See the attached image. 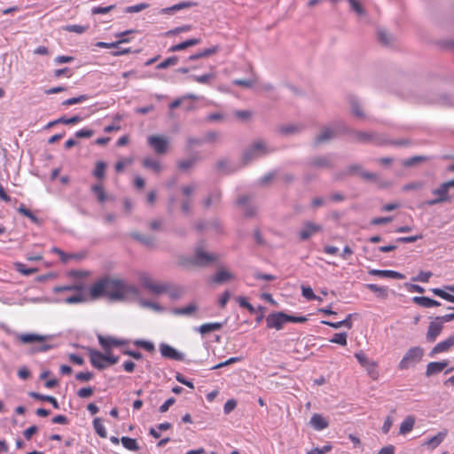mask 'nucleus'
Returning a JSON list of instances; mask_svg holds the SVG:
<instances>
[{
    "label": "nucleus",
    "mask_w": 454,
    "mask_h": 454,
    "mask_svg": "<svg viewBox=\"0 0 454 454\" xmlns=\"http://www.w3.org/2000/svg\"><path fill=\"white\" fill-rule=\"evenodd\" d=\"M106 165L103 161H98L94 169V176L98 178H103L105 176Z\"/></svg>",
    "instance_id": "40"
},
{
    "label": "nucleus",
    "mask_w": 454,
    "mask_h": 454,
    "mask_svg": "<svg viewBox=\"0 0 454 454\" xmlns=\"http://www.w3.org/2000/svg\"><path fill=\"white\" fill-rule=\"evenodd\" d=\"M46 336L35 333H25L20 336V340L23 343L43 342L46 340Z\"/></svg>",
    "instance_id": "23"
},
{
    "label": "nucleus",
    "mask_w": 454,
    "mask_h": 454,
    "mask_svg": "<svg viewBox=\"0 0 454 454\" xmlns=\"http://www.w3.org/2000/svg\"><path fill=\"white\" fill-rule=\"evenodd\" d=\"M148 4H138L135 5H131L126 8L125 12L128 13H134V12H139L148 7Z\"/></svg>",
    "instance_id": "47"
},
{
    "label": "nucleus",
    "mask_w": 454,
    "mask_h": 454,
    "mask_svg": "<svg viewBox=\"0 0 454 454\" xmlns=\"http://www.w3.org/2000/svg\"><path fill=\"white\" fill-rule=\"evenodd\" d=\"M81 121L82 117H80L79 115H74L71 118L60 117L58 120H56L55 122H60L63 124H75L80 122Z\"/></svg>",
    "instance_id": "43"
},
{
    "label": "nucleus",
    "mask_w": 454,
    "mask_h": 454,
    "mask_svg": "<svg viewBox=\"0 0 454 454\" xmlns=\"http://www.w3.org/2000/svg\"><path fill=\"white\" fill-rule=\"evenodd\" d=\"M249 200H238V207L244 212L247 216H251L254 214V209L251 208L248 204Z\"/></svg>",
    "instance_id": "36"
},
{
    "label": "nucleus",
    "mask_w": 454,
    "mask_h": 454,
    "mask_svg": "<svg viewBox=\"0 0 454 454\" xmlns=\"http://www.w3.org/2000/svg\"><path fill=\"white\" fill-rule=\"evenodd\" d=\"M347 338H348V334L346 333H338L333 334V336L330 339V341L332 343H336L340 346H346L347 345Z\"/></svg>",
    "instance_id": "34"
},
{
    "label": "nucleus",
    "mask_w": 454,
    "mask_h": 454,
    "mask_svg": "<svg viewBox=\"0 0 454 454\" xmlns=\"http://www.w3.org/2000/svg\"><path fill=\"white\" fill-rule=\"evenodd\" d=\"M237 406V403L235 400L233 399H230L228 400L225 403H224V406H223V412L225 414H229L230 412H231Z\"/></svg>",
    "instance_id": "59"
},
{
    "label": "nucleus",
    "mask_w": 454,
    "mask_h": 454,
    "mask_svg": "<svg viewBox=\"0 0 454 454\" xmlns=\"http://www.w3.org/2000/svg\"><path fill=\"white\" fill-rule=\"evenodd\" d=\"M222 324L221 323H207L203 324L199 327V332L201 334H207L215 331H218L221 329Z\"/></svg>",
    "instance_id": "28"
},
{
    "label": "nucleus",
    "mask_w": 454,
    "mask_h": 454,
    "mask_svg": "<svg viewBox=\"0 0 454 454\" xmlns=\"http://www.w3.org/2000/svg\"><path fill=\"white\" fill-rule=\"evenodd\" d=\"M134 344L137 347H141V348H144L145 350L149 351V352H152L154 350V345L153 343L150 342V341H147V340H137L134 342Z\"/></svg>",
    "instance_id": "49"
},
{
    "label": "nucleus",
    "mask_w": 454,
    "mask_h": 454,
    "mask_svg": "<svg viewBox=\"0 0 454 454\" xmlns=\"http://www.w3.org/2000/svg\"><path fill=\"white\" fill-rule=\"evenodd\" d=\"M332 447L330 445H325L321 448H314L307 454H326L331 450Z\"/></svg>",
    "instance_id": "62"
},
{
    "label": "nucleus",
    "mask_w": 454,
    "mask_h": 454,
    "mask_svg": "<svg viewBox=\"0 0 454 454\" xmlns=\"http://www.w3.org/2000/svg\"><path fill=\"white\" fill-rule=\"evenodd\" d=\"M191 30V26L190 25H184L182 27H177L174 29H171V30H168L165 33V36H171V35H178L180 33H183V32H187Z\"/></svg>",
    "instance_id": "42"
},
{
    "label": "nucleus",
    "mask_w": 454,
    "mask_h": 454,
    "mask_svg": "<svg viewBox=\"0 0 454 454\" xmlns=\"http://www.w3.org/2000/svg\"><path fill=\"white\" fill-rule=\"evenodd\" d=\"M335 132L330 128H324L320 134L316 137L315 142L317 145L327 142L331 138L334 137Z\"/></svg>",
    "instance_id": "22"
},
{
    "label": "nucleus",
    "mask_w": 454,
    "mask_h": 454,
    "mask_svg": "<svg viewBox=\"0 0 454 454\" xmlns=\"http://www.w3.org/2000/svg\"><path fill=\"white\" fill-rule=\"evenodd\" d=\"M178 62L176 56H172L166 59L164 61L159 63L156 67L157 69H165L170 66H175Z\"/></svg>",
    "instance_id": "37"
},
{
    "label": "nucleus",
    "mask_w": 454,
    "mask_h": 454,
    "mask_svg": "<svg viewBox=\"0 0 454 454\" xmlns=\"http://www.w3.org/2000/svg\"><path fill=\"white\" fill-rule=\"evenodd\" d=\"M115 8V5H109L106 7L95 6L91 9L92 14H106Z\"/></svg>",
    "instance_id": "45"
},
{
    "label": "nucleus",
    "mask_w": 454,
    "mask_h": 454,
    "mask_svg": "<svg viewBox=\"0 0 454 454\" xmlns=\"http://www.w3.org/2000/svg\"><path fill=\"white\" fill-rule=\"evenodd\" d=\"M89 29V25H67L63 27V30L70 33L82 34Z\"/></svg>",
    "instance_id": "33"
},
{
    "label": "nucleus",
    "mask_w": 454,
    "mask_h": 454,
    "mask_svg": "<svg viewBox=\"0 0 454 454\" xmlns=\"http://www.w3.org/2000/svg\"><path fill=\"white\" fill-rule=\"evenodd\" d=\"M312 165L315 167H328L330 161L325 157L316 158L312 160Z\"/></svg>",
    "instance_id": "57"
},
{
    "label": "nucleus",
    "mask_w": 454,
    "mask_h": 454,
    "mask_svg": "<svg viewBox=\"0 0 454 454\" xmlns=\"http://www.w3.org/2000/svg\"><path fill=\"white\" fill-rule=\"evenodd\" d=\"M143 166L146 168L152 169L154 173H160L162 169L161 164L159 160L152 158H145L143 160Z\"/></svg>",
    "instance_id": "26"
},
{
    "label": "nucleus",
    "mask_w": 454,
    "mask_h": 454,
    "mask_svg": "<svg viewBox=\"0 0 454 454\" xmlns=\"http://www.w3.org/2000/svg\"><path fill=\"white\" fill-rule=\"evenodd\" d=\"M287 322V315L283 312L271 313L266 318L267 326L276 330H281Z\"/></svg>",
    "instance_id": "8"
},
{
    "label": "nucleus",
    "mask_w": 454,
    "mask_h": 454,
    "mask_svg": "<svg viewBox=\"0 0 454 454\" xmlns=\"http://www.w3.org/2000/svg\"><path fill=\"white\" fill-rule=\"evenodd\" d=\"M454 346V333L449 336L446 340L437 343L430 351V356H434L439 353L447 352Z\"/></svg>",
    "instance_id": "14"
},
{
    "label": "nucleus",
    "mask_w": 454,
    "mask_h": 454,
    "mask_svg": "<svg viewBox=\"0 0 454 454\" xmlns=\"http://www.w3.org/2000/svg\"><path fill=\"white\" fill-rule=\"evenodd\" d=\"M132 163V159L127 158L124 160H121L115 164V170L117 172H121L124 169V168L128 165H130Z\"/></svg>",
    "instance_id": "56"
},
{
    "label": "nucleus",
    "mask_w": 454,
    "mask_h": 454,
    "mask_svg": "<svg viewBox=\"0 0 454 454\" xmlns=\"http://www.w3.org/2000/svg\"><path fill=\"white\" fill-rule=\"evenodd\" d=\"M444 323L445 322L442 320V317H436L432 320L427 328V340H435L441 334Z\"/></svg>",
    "instance_id": "10"
},
{
    "label": "nucleus",
    "mask_w": 454,
    "mask_h": 454,
    "mask_svg": "<svg viewBox=\"0 0 454 454\" xmlns=\"http://www.w3.org/2000/svg\"><path fill=\"white\" fill-rule=\"evenodd\" d=\"M53 291L55 293H62L67 291H76L74 294L63 296L56 299V302H64L67 304H75L84 301V296L79 292L80 287L76 285H68V286H55Z\"/></svg>",
    "instance_id": "3"
},
{
    "label": "nucleus",
    "mask_w": 454,
    "mask_h": 454,
    "mask_svg": "<svg viewBox=\"0 0 454 454\" xmlns=\"http://www.w3.org/2000/svg\"><path fill=\"white\" fill-rule=\"evenodd\" d=\"M415 419L412 416H408L401 424L399 434H406L411 432L414 427Z\"/></svg>",
    "instance_id": "27"
},
{
    "label": "nucleus",
    "mask_w": 454,
    "mask_h": 454,
    "mask_svg": "<svg viewBox=\"0 0 454 454\" xmlns=\"http://www.w3.org/2000/svg\"><path fill=\"white\" fill-rule=\"evenodd\" d=\"M200 39L199 38H192V39H188L184 42H182L180 43H177V44H175V45H172L169 49H168V51L169 52H175V51H183L188 47H192V46H194L198 43H200Z\"/></svg>",
    "instance_id": "20"
},
{
    "label": "nucleus",
    "mask_w": 454,
    "mask_h": 454,
    "mask_svg": "<svg viewBox=\"0 0 454 454\" xmlns=\"http://www.w3.org/2000/svg\"><path fill=\"white\" fill-rule=\"evenodd\" d=\"M94 134V131L90 129H82L75 132V137L78 138H88L92 137Z\"/></svg>",
    "instance_id": "55"
},
{
    "label": "nucleus",
    "mask_w": 454,
    "mask_h": 454,
    "mask_svg": "<svg viewBox=\"0 0 454 454\" xmlns=\"http://www.w3.org/2000/svg\"><path fill=\"white\" fill-rule=\"evenodd\" d=\"M309 424L317 431L324 430L329 425L327 419H325L322 415L317 414V413L314 414L311 417Z\"/></svg>",
    "instance_id": "17"
},
{
    "label": "nucleus",
    "mask_w": 454,
    "mask_h": 454,
    "mask_svg": "<svg viewBox=\"0 0 454 454\" xmlns=\"http://www.w3.org/2000/svg\"><path fill=\"white\" fill-rule=\"evenodd\" d=\"M147 143L157 154H165L168 150L169 141L165 136H149L147 137Z\"/></svg>",
    "instance_id": "6"
},
{
    "label": "nucleus",
    "mask_w": 454,
    "mask_h": 454,
    "mask_svg": "<svg viewBox=\"0 0 454 454\" xmlns=\"http://www.w3.org/2000/svg\"><path fill=\"white\" fill-rule=\"evenodd\" d=\"M17 270L25 276H29L36 271L35 269H28L22 263L16 264Z\"/></svg>",
    "instance_id": "60"
},
{
    "label": "nucleus",
    "mask_w": 454,
    "mask_h": 454,
    "mask_svg": "<svg viewBox=\"0 0 454 454\" xmlns=\"http://www.w3.org/2000/svg\"><path fill=\"white\" fill-rule=\"evenodd\" d=\"M176 380L181 384L187 386L191 389L194 388L193 383L191 380H186L184 376L179 372L176 374Z\"/></svg>",
    "instance_id": "61"
},
{
    "label": "nucleus",
    "mask_w": 454,
    "mask_h": 454,
    "mask_svg": "<svg viewBox=\"0 0 454 454\" xmlns=\"http://www.w3.org/2000/svg\"><path fill=\"white\" fill-rule=\"evenodd\" d=\"M93 394V388L90 387H82L78 392L77 395L80 398H87L90 397Z\"/></svg>",
    "instance_id": "64"
},
{
    "label": "nucleus",
    "mask_w": 454,
    "mask_h": 454,
    "mask_svg": "<svg viewBox=\"0 0 454 454\" xmlns=\"http://www.w3.org/2000/svg\"><path fill=\"white\" fill-rule=\"evenodd\" d=\"M141 286L153 294H161L168 290V283H161L153 280L147 273H142L139 276Z\"/></svg>",
    "instance_id": "4"
},
{
    "label": "nucleus",
    "mask_w": 454,
    "mask_h": 454,
    "mask_svg": "<svg viewBox=\"0 0 454 454\" xmlns=\"http://www.w3.org/2000/svg\"><path fill=\"white\" fill-rule=\"evenodd\" d=\"M220 257L219 254L208 252L204 243H200L196 246L192 257L187 259L186 262H182V264L190 263L195 266L207 267L218 262Z\"/></svg>",
    "instance_id": "2"
},
{
    "label": "nucleus",
    "mask_w": 454,
    "mask_h": 454,
    "mask_svg": "<svg viewBox=\"0 0 454 454\" xmlns=\"http://www.w3.org/2000/svg\"><path fill=\"white\" fill-rule=\"evenodd\" d=\"M98 342L100 343V345L102 346V348L107 352L108 349L111 348V347L113 346H121L123 345L124 343H126L125 340H118V339H115V338H113V337H104V336H101L99 335L98 336Z\"/></svg>",
    "instance_id": "15"
},
{
    "label": "nucleus",
    "mask_w": 454,
    "mask_h": 454,
    "mask_svg": "<svg viewBox=\"0 0 454 454\" xmlns=\"http://www.w3.org/2000/svg\"><path fill=\"white\" fill-rule=\"evenodd\" d=\"M197 310H198L197 304L195 302H192V303L188 304L187 306L174 309L173 314L177 315V316L192 317L197 312Z\"/></svg>",
    "instance_id": "18"
},
{
    "label": "nucleus",
    "mask_w": 454,
    "mask_h": 454,
    "mask_svg": "<svg viewBox=\"0 0 454 454\" xmlns=\"http://www.w3.org/2000/svg\"><path fill=\"white\" fill-rule=\"evenodd\" d=\"M121 442L123 447L129 450L137 451L139 450V446H138L136 439H133V438H130L128 436H122L121 438Z\"/></svg>",
    "instance_id": "30"
},
{
    "label": "nucleus",
    "mask_w": 454,
    "mask_h": 454,
    "mask_svg": "<svg viewBox=\"0 0 454 454\" xmlns=\"http://www.w3.org/2000/svg\"><path fill=\"white\" fill-rule=\"evenodd\" d=\"M93 373L90 372H82L75 375V379L79 381H90L93 378Z\"/></svg>",
    "instance_id": "53"
},
{
    "label": "nucleus",
    "mask_w": 454,
    "mask_h": 454,
    "mask_svg": "<svg viewBox=\"0 0 454 454\" xmlns=\"http://www.w3.org/2000/svg\"><path fill=\"white\" fill-rule=\"evenodd\" d=\"M424 356L422 348L414 347L410 348L399 364V368L403 370L415 365Z\"/></svg>",
    "instance_id": "5"
},
{
    "label": "nucleus",
    "mask_w": 454,
    "mask_h": 454,
    "mask_svg": "<svg viewBox=\"0 0 454 454\" xmlns=\"http://www.w3.org/2000/svg\"><path fill=\"white\" fill-rule=\"evenodd\" d=\"M219 50V47L218 46H213L211 48H208V49H205L196 54H193V55H191L189 57V59L191 60H195V59H200V58H206V57H208L210 55H213L215 53H216Z\"/></svg>",
    "instance_id": "29"
},
{
    "label": "nucleus",
    "mask_w": 454,
    "mask_h": 454,
    "mask_svg": "<svg viewBox=\"0 0 454 454\" xmlns=\"http://www.w3.org/2000/svg\"><path fill=\"white\" fill-rule=\"evenodd\" d=\"M53 75L55 78H59L62 75H65L67 77H71L73 75V73L69 67H64L61 69H56L53 72Z\"/></svg>",
    "instance_id": "52"
},
{
    "label": "nucleus",
    "mask_w": 454,
    "mask_h": 454,
    "mask_svg": "<svg viewBox=\"0 0 454 454\" xmlns=\"http://www.w3.org/2000/svg\"><path fill=\"white\" fill-rule=\"evenodd\" d=\"M93 427L96 433L102 438H106L107 435L106 429L103 425L101 419L96 418L93 420Z\"/></svg>",
    "instance_id": "32"
},
{
    "label": "nucleus",
    "mask_w": 454,
    "mask_h": 454,
    "mask_svg": "<svg viewBox=\"0 0 454 454\" xmlns=\"http://www.w3.org/2000/svg\"><path fill=\"white\" fill-rule=\"evenodd\" d=\"M322 230V226L311 222H306L299 231L301 240H307Z\"/></svg>",
    "instance_id": "11"
},
{
    "label": "nucleus",
    "mask_w": 454,
    "mask_h": 454,
    "mask_svg": "<svg viewBox=\"0 0 454 454\" xmlns=\"http://www.w3.org/2000/svg\"><path fill=\"white\" fill-rule=\"evenodd\" d=\"M449 362L447 360L442 362H432L427 364V375L434 374L442 371Z\"/></svg>",
    "instance_id": "25"
},
{
    "label": "nucleus",
    "mask_w": 454,
    "mask_h": 454,
    "mask_svg": "<svg viewBox=\"0 0 454 454\" xmlns=\"http://www.w3.org/2000/svg\"><path fill=\"white\" fill-rule=\"evenodd\" d=\"M348 2L354 12L359 15L364 14V10L357 0H348Z\"/></svg>",
    "instance_id": "54"
},
{
    "label": "nucleus",
    "mask_w": 454,
    "mask_h": 454,
    "mask_svg": "<svg viewBox=\"0 0 454 454\" xmlns=\"http://www.w3.org/2000/svg\"><path fill=\"white\" fill-rule=\"evenodd\" d=\"M87 98H87L86 95H81L79 97L71 98H68V99L65 100L63 102V105L64 106L75 105V104L82 103V102L85 101Z\"/></svg>",
    "instance_id": "51"
},
{
    "label": "nucleus",
    "mask_w": 454,
    "mask_h": 454,
    "mask_svg": "<svg viewBox=\"0 0 454 454\" xmlns=\"http://www.w3.org/2000/svg\"><path fill=\"white\" fill-rule=\"evenodd\" d=\"M89 355L90 363L95 368L103 370L107 366L105 354L94 349H90Z\"/></svg>",
    "instance_id": "13"
},
{
    "label": "nucleus",
    "mask_w": 454,
    "mask_h": 454,
    "mask_svg": "<svg viewBox=\"0 0 454 454\" xmlns=\"http://www.w3.org/2000/svg\"><path fill=\"white\" fill-rule=\"evenodd\" d=\"M172 300L180 299L185 293L184 287L180 286H172L168 283V290L165 291Z\"/></svg>",
    "instance_id": "21"
},
{
    "label": "nucleus",
    "mask_w": 454,
    "mask_h": 454,
    "mask_svg": "<svg viewBox=\"0 0 454 454\" xmlns=\"http://www.w3.org/2000/svg\"><path fill=\"white\" fill-rule=\"evenodd\" d=\"M447 430L444 429L441 432H439L436 435L427 439V446H429L432 449L436 448L447 436Z\"/></svg>",
    "instance_id": "24"
},
{
    "label": "nucleus",
    "mask_w": 454,
    "mask_h": 454,
    "mask_svg": "<svg viewBox=\"0 0 454 454\" xmlns=\"http://www.w3.org/2000/svg\"><path fill=\"white\" fill-rule=\"evenodd\" d=\"M195 162H196V159L192 158V159L180 160L177 163V165L180 169L186 170V169L192 168L195 164Z\"/></svg>",
    "instance_id": "48"
},
{
    "label": "nucleus",
    "mask_w": 454,
    "mask_h": 454,
    "mask_svg": "<svg viewBox=\"0 0 454 454\" xmlns=\"http://www.w3.org/2000/svg\"><path fill=\"white\" fill-rule=\"evenodd\" d=\"M160 351L161 356L165 358H169L176 361H183L184 359V354L179 352L166 343H161L160 345Z\"/></svg>",
    "instance_id": "12"
},
{
    "label": "nucleus",
    "mask_w": 454,
    "mask_h": 454,
    "mask_svg": "<svg viewBox=\"0 0 454 454\" xmlns=\"http://www.w3.org/2000/svg\"><path fill=\"white\" fill-rule=\"evenodd\" d=\"M90 293L93 298L106 295L114 301H127L139 297V290L137 286L124 280L111 278H102L96 282L90 287Z\"/></svg>",
    "instance_id": "1"
},
{
    "label": "nucleus",
    "mask_w": 454,
    "mask_h": 454,
    "mask_svg": "<svg viewBox=\"0 0 454 454\" xmlns=\"http://www.w3.org/2000/svg\"><path fill=\"white\" fill-rule=\"evenodd\" d=\"M450 187H454V179L442 184L434 193L441 196V199H445L444 196L447 194L448 190Z\"/></svg>",
    "instance_id": "38"
},
{
    "label": "nucleus",
    "mask_w": 454,
    "mask_h": 454,
    "mask_svg": "<svg viewBox=\"0 0 454 454\" xmlns=\"http://www.w3.org/2000/svg\"><path fill=\"white\" fill-rule=\"evenodd\" d=\"M196 5H197V3H195V2H191V1L181 2L179 4L172 5V9H176L177 11H180V10H183V9H185V8L193 7V6H196Z\"/></svg>",
    "instance_id": "58"
},
{
    "label": "nucleus",
    "mask_w": 454,
    "mask_h": 454,
    "mask_svg": "<svg viewBox=\"0 0 454 454\" xmlns=\"http://www.w3.org/2000/svg\"><path fill=\"white\" fill-rule=\"evenodd\" d=\"M237 301H238V303L239 304L240 307L248 309L251 313H254L255 312V309L253 307V305L251 303H249L245 297L239 296L237 298Z\"/></svg>",
    "instance_id": "46"
},
{
    "label": "nucleus",
    "mask_w": 454,
    "mask_h": 454,
    "mask_svg": "<svg viewBox=\"0 0 454 454\" xmlns=\"http://www.w3.org/2000/svg\"><path fill=\"white\" fill-rule=\"evenodd\" d=\"M302 295L308 300H318L322 301L321 298L317 297L311 287L309 286H302Z\"/></svg>",
    "instance_id": "44"
},
{
    "label": "nucleus",
    "mask_w": 454,
    "mask_h": 454,
    "mask_svg": "<svg viewBox=\"0 0 454 454\" xmlns=\"http://www.w3.org/2000/svg\"><path fill=\"white\" fill-rule=\"evenodd\" d=\"M28 395L31 397L38 399V400H47V402L51 403L55 409L59 408L58 401L53 396L44 395H42V394H39L36 392H30Z\"/></svg>",
    "instance_id": "31"
},
{
    "label": "nucleus",
    "mask_w": 454,
    "mask_h": 454,
    "mask_svg": "<svg viewBox=\"0 0 454 454\" xmlns=\"http://www.w3.org/2000/svg\"><path fill=\"white\" fill-rule=\"evenodd\" d=\"M268 152V149L262 141H256L253 144L251 148L245 153L244 159L246 161H249L256 157L267 154Z\"/></svg>",
    "instance_id": "9"
},
{
    "label": "nucleus",
    "mask_w": 454,
    "mask_h": 454,
    "mask_svg": "<svg viewBox=\"0 0 454 454\" xmlns=\"http://www.w3.org/2000/svg\"><path fill=\"white\" fill-rule=\"evenodd\" d=\"M235 279L236 275L223 266H218L216 272L210 278V281L217 285L231 282Z\"/></svg>",
    "instance_id": "7"
},
{
    "label": "nucleus",
    "mask_w": 454,
    "mask_h": 454,
    "mask_svg": "<svg viewBox=\"0 0 454 454\" xmlns=\"http://www.w3.org/2000/svg\"><path fill=\"white\" fill-rule=\"evenodd\" d=\"M19 212L21 213L23 215L28 217L34 223H39L38 218L31 212L30 209L27 208L25 206L21 205L19 207Z\"/></svg>",
    "instance_id": "41"
},
{
    "label": "nucleus",
    "mask_w": 454,
    "mask_h": 454,
    "mask_svg": "<svg viewBox=\"0 0 454 454\" xmlns=\"http://www.w3.org/2000/svg\"><path fill=\"white\" fill-rule=\"evenodd\" d=\"M355 356L363 367H365L367 365H370V366L372 365V361L369 360L368 357L364 353H362V352L356 353Z\"/></svg>",
    "instance_id": "50"
},
{
    "label": "nucleus",
    "mask_w": 454,
    "mask_h": 454,
    "mask_svg": "<svg viewBox=\"0 0 454 454\" xmlns=\"http://www.w3.org/2000/svg\"><path fill=\"white\" fill-rule=\"evenodd\" d=\"M132 300H137L140 307L152 309L157 313H160L164 310V308L159 303L143 299L140 295L138 298H132Z\"/></svg>",
    "instance_id": "16"
},
{
    "label": "nucleus",
    "mask_w": 454,
    "mask_h": 454,
    "mask_svg": "<svg viewBox=\"0 0 454 454\" xmlns=\"http://www.w3.org/2000/svg\"><path fill=\"white\" fill-rule=\"evenodd\" d=\"M175 206L180 207L182 213L184 215L189 214L191 209V200H171Z\"/></svg>",
    "instance_id": "39"
},
{
    "label": "nucleus",
    "mask_w": 454,
    "mask_h": 454,
    "mask_svg": "<svg viewBox=\"0 0 454 454\" xmlns=\"http://www.w3.org/2000/svg\"><path fill=\"white\" fill-rule=\"evenodd\" d=\"M214 77L212 74H206L200 76H194L193 80L199 83H207Z\"/></svg>",
    "instance_id": "63"
},
{
    "label": "nucleus",
    "mask_w": 454,
    "mask_h": 454,
    "mask_svg": "<svg viewBox=\"0 0 454 454\" xmlns=\"http://www.w3.org/2000/svg\"><path fill=\"white\" fill-rule=\"evenodd\" d=\"M370 273H371V275H373V276H379L381 278H394V279H403L404 278V276L402 273H399L395 270H371Z\"/></svg>",
    "instance_id": "19"
},
{
    "label": "nucleus",
    "mask_w": 454,
    "mask_h": 454,
    "mask_svg": "<svg viewBox=\"0 0 454 454\" xmlns=\"http://www.w3.org/2000/svg\"><path fill=\"white\" fill-rule=\"evenodd\" d=\"M133 237L139 240L141 243L145 245L146 247H153L155 245V239L151 236H145L142 234H133Z\"/></svg>",
    "instance_id": "35"
}]
</instances>
